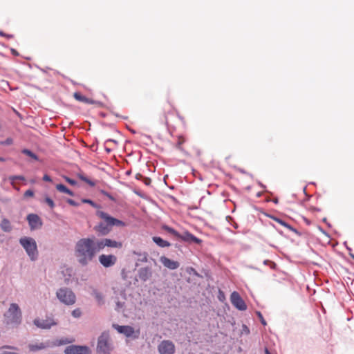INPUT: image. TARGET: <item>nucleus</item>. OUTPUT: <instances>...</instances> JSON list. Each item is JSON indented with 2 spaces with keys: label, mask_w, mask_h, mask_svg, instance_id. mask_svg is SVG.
Listing matches in <instances>:
<instances>
[{
  "label": "nucleus",
  "mask_w": 354,
  "mask_h": 354,
  "mask_svg": "<svg viewBox=\"0 0 354 354\" xmlns=\"http://www.w3.org/2000/svg\"><path fill=\"white\" fill-rule=\"evenodd\" d=\"M5 159L2 157H0V162H4Z\"/></svg>",
  "instance_id": "48"
},
{
  "label": "nucleus",
  "mask_w": 354,
  "mask_h": 354,
  "mask_svg": "<svg viewBox=\"0 0 354 354\" xmlns=\"http://www.w3.org/2000/svg\"><path fill=\"white\" fill-rule=\"evenodd\" d=\"M34 196V192H33V191H32V190H31V189H28V190H26V191L25 192V193H24V197H26V198H28V197H32V196Z\"/></svg>",
  "instance_id": "32"
},
{
  "label": "nucleus",
  "mask_w": 354,
  "mask_h": 354,
  "mask_svg": "<svg viewBox=\"0 0 354 354\" xmlns=\"http://www.w3.org/2000/svg\"><path fill=\"white\" fill-rule=\"evenodd\" d=\"M0 36L1 37H7L8 39L10 38H12L13 37V35H8V34H6L4 33L3 31L0 30Z\"/></svg>",
  "instance_id": "35"
},
{
  "label": "nucleus",
  "mask_w": 354,
  "mask_h": 354,
  "mask_svg": "<svg viewBox=\"0 0 354 354\" xmlns=\"http://www.w3.org/2000/svg\"><path fill=\"white\" fill-rule=\"evenodd\" d=\"M27 221L31 230L39 229L42 225V221L39 216L35 214H30L27 216Z\"/></svg>",
  "instance_id": "13"
},
{
  "label": "nucleus",
  "mask_w": 354,
  "mask_h": 354,
  "mask_svg": "<svg viewBox=\"0 0 354 354\" xmlns=\"http://www.w3.org/2000/svg\"><path fill=\"white\" fill-rule=\"evenodd\" d=\"M11 52H12V54L14 55H18L19 53H17V51L15 49H11Z\"/></svg>",
  "instance_id": "44"
},
{
  "label": "nucleus",
  "mask_w": 354,
  "mask_h": 354,
  "mask_svg": "<svg viewBox=\"0 0 354 354\" xmlns=\"http://www.w3.org/2000/svg\"><path fill=\"white\" fill-rule=\"evenodd\" d=\"M0 227L5 232H10L12 229L10 221L6 218H3L1 220L0 223Z\"/></svg>",
  "instance_id": "19"
},
{
  "label": "nucleus",
  "mask_w": 354,
  "mask_h": 354,
  "mask_svg": "<svg viewBox=\"0 0 354 354\" xmlns=\"http://www.w3.org/2000/svg\"><path fill=\"white\" fill-rule=\"evenodd\" d=\"M151 276V272L149 268H143L140 270L139 277L141 280L147 281Z\"/></svg>",
  "instance_id": "20"
},
{
  "label": "nucleus",
  "mask_w": 354,
  "mask_h": 354,
  "mask_svg": "<svg viewBox=\"0 0 354 354\" xmlns=\"http://www.w3.org/2000/svg\"><path fill=\"white\" fill-rule=\"evenodd\" d=\"M96 214L99 218H100L101 219H102L104 221L103 223L106 224L111 228L114 225H116V226H124L125 225V224L123 221L111 216L110 215H109L107 213H106L104 212L97 211Z\"/></svg>",
  "instance_id": "6"
},
{
  "label": "nucleus",
  "mask_w": 354,
  "mask_h": 354,
  "mask_svg": "<svg viewBox=\"0 0 354 354\" xmlns=\"http://www.w3.org/2000/svg\"><path fill=\"white\" fill-rule=\"evenodd\" d=\"M28 348H29V350L30 351H38V350H41V349H44L46 348V346L44 343H39V344H29L28 346Z\"/></svg>",
  "instance_id": "23"
},
{
  "label": "nucleus",
  "mask_w": 354,
  "mask_h": 354,
  "mask_svg": "<svg viewBox=\"0 0 354 354\" xmlns=\"http://www.w3.org/2000/svg\"><path fill=\"white\" fill-rule=\"evenodd\" d=\"M97 242L98 248H100V251L103 250L105 247L120 249L123 246L122 242L108 238L97 239Z\"/></svg>",
  "instance_id": "7"
},
{
  "label": "nucleus",
  "mask_w": 354,
  "mask_h": 354,
  "mask_svg": "<svg viewBox=\"0 0 354 354\" xmlns=\"http://www.w3.org/2000/svg\"><path fill=\"white\" fill-rule=\"evenodd\" d=\"M94 295H95V299L97 300L98 303L100 304H102L103 297L101 295V293H100L98 292H95Z\"/></svg>",
  "instance_id": "28"
},
{
  "label": "nucleus",
  "mask_w": 354,
  "mask_h": 354,
  "mask_svg": "<svg viewBox=\"0 0 354 354\" xmlns=\"http://www.w3.org/2000/svg\"><path fill=\"white\" fill-rule=\"evenodd\" d=\"M153 241L156 243L158 246L162 248L169 247L170 246V243L167 241L163 240L162 238L159 236H153Z\"/></svg>",
  "instance_id": "21"
},
{
  "label": "nucleus",
  "mask_w": 354,
  "mask_h": 354,
  "mask_svg": "<svg viewBox=\"0 0 354 354\" xmlns=\"http://www.w3.org/2000/svg\"><path fill=\"white\" fill-rule=\"evenodd\" d=\"M82 312L80 308L75 309L72 311V315L74 317H80L81 316Z\"/></svg>",
  "instance_id": "29"
},
{
  "label": "nucleus",
  "mask_w": 354,
  "mask_h": 354,
  "mask_svg": "<svg viewBox=\"0 0 354 354\" xmlns=\"http://www.w3.org/2000/svg\"><path fill=\"white\" fill-rule=\"evenodd\" d=\"M143 182L146 185H149L151 183V180L147 177H143Z\"/></svg>",
  "instance_id": "33"
},
{
  "label": "nucleus",
  "mask_w": 354,
  "mask_h": 354,
  "mask_svg": "<svg viewBox=\"0 0 354 354\" xmlns=\"http://www.w3.org/2000/svg\"><path fill=\"white\" fill-rule=\"evenodd\" d=\"M160 354H174L176 348L174 344L170 340H163L158 346Z\"/></svg>",
  "instance_id": "9"
},
{
  "label": "nucleus",
  "mask_w": 354,
  "mask_h": 354,
  "mask_svg": "<svg viewBox=\"0 0 354 354\" xmlns=\"http://www.w3.org/2000/svg\"><path fill=\"white\" fill-rule=\"evenodd\" d=\"M67 203L68 204H70L71 205H73V206H77L78 205V204L75 201H73L72 199H68L67 200Z\"/></svg>",
  "instance_id": "38"
},
{
  "label": "nucleus",
  "mask_w": 354,
  "mask_h": 354,
  "mask_svg": "<svg viewBox=\"0 0 354 354\" xmlns=\"http://www.w3.org/2000/svg\"><path fill=\"white\" fill-rule=\"evenodd\" d=\"M265 354H271L267 348H265Z\"/></svg>",
  "instance_id": "47"
},
{
  "label": "nucleus",
  "mask_w": 354,
  "mask_h": 354,
  "mask_svg": "<svg viewBox=\"0 0 354 354\" xmlns=\"http://www.w3.org/2000/svg\"><path fill=\"white\" fill-rule=\"evenodd\" d=\"M82 203H88L93 206V207H97L98 206L91 200L90 199H82Z\"/></svg>",
  "instance_id": "30"
},
{
  "label": "nucleus",
  "mask_w": 354,
  "mask_h": 354,
  "mask_svg": "<svg viewBox=\"0 0 354 354\" xmlns=\"http://www.w3.org/2000/svg\"><path fill=\"white\" fill-rule=\"evenodd\" d=\"M97 239L95 236L80 239L75 246V256L82 266H86L100 252Z\"/></svg>",
  "instance_id": "1"
},
{
  "label": "nucleus",
  "mask_w": 354,
  "mask_h": 354,
  "mask_svg": "<svg viewBox=\"0 0 354 354\" xmlns=\"http://www.w3.org/2000/svg\"><path fill=\"white\" fill-rule=\"evenodd\" d=\"M258 315L260 318V320H261V322L263 325L266 326L267 324H266V322L265 321V319H263L262 315L261 314V313H258Z\"/></svg>",
  "instance_id": "37"
},
{
  "label": "nucleus",
  "mask_w": 354,
  "mask_h": 354,
  "mask_svg": "<svg viewBox=\"0 0 354 354\" xmlns=\"http://www.w3.org/2000/svg\"><path fill=\"white\" fill-rule=\"evenodd\" d=\"M106 151L107 152H110V149H108V148H106Z\"/></svg>",
  "instance_id": "49"
},
{
  "label": "nucleus",
  "mask_w": 354,
  "mask_h": 354,
  "mask_svg": "<svg viewBox=\"0 0 354 354\" xmlns=\"http://www.w3.org/2000/svg\"><path fill=\"white\" fill-rule=\"evenodd\" d=\"M2 144L5 145H11L12 143V138H7L3 142H1Z\"/></svg>",
  "instance_id": "39"
},
{
  "label": "nucleus",
  "mask_w": 354,
  "mask_h": 354,
  "mask_svg": "<svg viewBox=\"0 0 354 354\" xmlns=\"http://www.w3.org/2000/svg\"><path fill=\"white\" fill-rule=\"evenodd\" d=\"M43 180H44V181H48V182H50V181L52 180H51V178H50V177L48 175H47V174H45V175L44 176V177H43Z\"/></svg>",
  "instance_id": "40"
},
{
  "label": "nucleus",
  "mask_w": 354,
  "mask_h": 354,
  "mask_svg": "<svg viewBox=\"0 0 354 354\" xmlns=\"http://www.w3.org/2000/svg\"><path fill=\"white\" fill-rule=\"evenodd\" d=\"M111 350L109 335L104 332L98 338L97 351L100 354H109Z\"/></svg>",
  "instance_id": "4"
},
{
  "label": "nucleus",
  "mask_w": 354,
  "mask_h": 354,
  "mask_svg": "<svg viewBox=\"0 0 354 354\" xmlns=\"http://www.w3.org/2000/svg\"><path fill=\"white\" fill-rule=\"evenodd\" d=\"M108 142H113L115 144H118V142L113 139H108L106 141V143H108Z\"/></svg>",
  "instance_id": "43"
},
{
  "label": "nucleus",
  "mask_w": 354,
  "mask_h": 354,
  "mask_svg": "<svg viewBox=\"0 0 354 354\" xmlns=\"http://www.w3.org/2000/svg\"><path fill=\"white\" fill-rule=\"evenodd\" d=\"M56 189L60 192L67 194L70 196H73V192L62 184H57L56 185Z\"/></svg>",
  "instance_id": "22"
},
{
  "label": "nucleus",
  "mask_w": 354,
  "mask_h": 354,
  "mask_svg": "<svg viewBox=\"0 0 354 354\" xmlns=\"http://www.w3.org/2000/svg\"><path fill=\"white\" fill-rule=\"evenodd\" d=\"M353 258L354 259V256H353Z\"/></svg>",
  "instance_id": "51"
},
{
  "label": "nucleus",
  "mask_w": 354,
  "mask_h": 354,
  "mask_svg": "<svg viewBox=\"0 0 354 354\" xmlns=\"http://www.w3.org/2000/svg\"><path fill=\"white\" fill-rule=\"evenodd\" d=\"M65 179H66V182H68L69 184H71L72 185H76V181L75 180H73V179L69 178L68 177H65Z\"/></svg>",
  "instance_id": "34"
},
{
  "label": "nucleus",
  "mask_w": 354,
  "mask_h": 354,
  "mask_svg": "<svg viewBox=\"0 0 354 354\" xmlns=\"http://www.w3.org/2000/svg\"><path fill=\"white\" fill-rule=\"evenodd\" d=\"M56 295L59 300L66 305H73L75 303L76 297L75 294L67 288L59 289Z\"/></svg>",
  "instance_id": "5"
},
{
  "label": "nucleus",
  "mask_w": 354,
  "mask_h": 354,
  "mask_svg": "<svg viewBox=\"0 0 354 354\" xmlns=\"http://www.w3.org/2000/svg\"><path fill=\"white\" fill-rule=\"evenodd\" d=\"M163 122H164L165 124H168V120H167V116H166V115H165Z\"/></svg>",
  "instance_id": "46"
},
{
  "label": "nucleus",
  "mask_w": 354,
  "mask_h": 354,
  "mask_svg": "<svg viewBox=\"0 0 354 354\" xmlns=\"http://www.w3.org/2000/svg\"><path fill=\"white\" fill-rule=\"evenodd\" d=\"M117 260V257L113 254H101L99 256V262L104 268H109L114 266Z\"/></svg>",
  "instance_id": "12"
},
{
  "label": "nucleus",
  "mask_w": 354,
  "mask_h": 354,
  "mask_svg": "<svg viewBox=\"0 0 354 354\" xmlns=\"http://www.w3.org/2000/svg\"><path fill=\"white\" fill-rule=\"evenodd\" d=\"M323 221H324V222H326V218H324L323 219Z\"/></svg>",
  "instance_id": "50"
},
{
  "label": "nucleus",
  "mask_w": 354,
  "mask_h": 354,
  "mask_svg": "<svg viewBox=\"0 0 354 354\" xmlns=\"http://www.w3.org/2000/svg\"><path fill=\"white\" fill-rule=\"evenodd\" d=\"M19 242L30 258L32 260L36 259L38 255L36 241L32 238L25 236L21 238Z\"/></svg>",
  "instance_id": "3"
},
{
  "label": "nucleus",
  "mask_w": 354,
  "mask_h": 354,
  "mask_svg": "<svg viewBox=\"0 0 354 354\" xmlns=\"http://www.w3.org/2000/svg\"><path fill=\"white\" fill-rule=\"evenodd\" d=\"M10 180H23V179H24V177H23V176H13L10 177Z\"/></svg>",
  "instance_id": "36"
},
{
  "label": "nucleus",
  "mask_w": 354,
  "mask_h": 354,
  "mask_svg": "<svg viewBox=\"0 0 354 354\" xmlns=\"http://www.w3.org/2000/svg\"><path fill=\"white\" fill-rule=\"evenodd\" d=\"M4 316L7 324L18 325L21 323V312L17 304H11Z\"/></svg>",
  "instance_id": "2"
},
{
  "label": "nucleus",
  "mask_w": 354,
  "mask_h": 354,
  "mask_svg": "<svg viewBox=\"0 0 354 354\" xmlns=\"http://www.w3.org/2000/svg\"><path fill=\"white\" fill-rule=\"evenodd\" d=\"M230 300L233 306L240 310H245L247 306L240 295L237 292H233L230 296Z\"/></svg>",
  "instance_id": "11"
},
{
  "label": "nucleus",
  "mask_w": 354,
  "mask_h": 354,
  "mask_svg": "<svg viewBox=\"0 0 354 354\" xmlns=\"http://www.w3.org/2000/svg\"><path fill=\"white\" fill-rule=\"evenodd\" d=\"M94 230L102 235H106L111 232V228L104 223L100 222L94 227Z\"/></svg>",
  "instance_id": "16"
},
{
  "label": "nucleus",
  "mask_w": 354,
  "mask_h": 354,
  "mask_svg": "<svg viewBox=\"0 0 354 354\" xmlns=\"http://www.w3.org/2000/svg\"><path fill=\"white\" fill-rule=\"evenodd\" d=\"M78 176L79 178L84 181L85 183H86L87 184H88L91 187H94L95 185V182H93V180H90L89 178H88L86 176H85L84 174H78Z\"/></svg>",
  "instance_id": "25"
},
{
  "label": "nucleus",
  "mask_w": 354,
  "mask_h": 354,
  "mask_svg": "<svg viewBox=\"0 0 354 354\" xmlns=\"http://www.w3.org/2000/svg\"><path fill=\"white\" fill-rule=\"evenodd\" d=\"M275 221H277L278 223L281 224V225L287 227L288 229H289L291 231H293V232H297V230L293 228L292 226H290V225H288V223H286L285 221H283V220L279 218H276V217H273L272 218Z\"/></svg>",
  "instance_id": "24"
},
{
  "label": "nucleus",
  "mask_w": 354,
  "mask_h": 354,
  "mask_svg": "<svg viewBox=\"0 0 354 354\" xmlns=\"http://www.w3.org/2000/svg\"><path fill=\"white\" fill-rule=\"evenodd\" d=\"M24 154L32 158V159L35 160H38V156L35 154L34 153H32L30 150L29 149H23L22 151H21Z\"/></svg>",
  "instance_id": "27"
},
{
  "label": "nucleus",
  "mask_w": 354,
  "mask_h": 354,
  "mask_svg": "<svg viewBox=\"0 0 354 354\" xmlns=\"http://www.w3.org/2000/svg\"><path fill=\"white\" fill-rule=\"evenodd\" d=\"M65 354H91V351L88 346L71 345L64 350Z\"/></svg>",
  "instance_id": "10"
},
{
  "label": "nucleus",
  "mask_w": 354,
  "mask_h": 354,
  "mask_svg": "<svg viewBox=\"0 0 354 354\" xmlns=\"http://www.w3.org/2000/svg\"><path fill=\"white\" fill-rule=\"evenodd\" d=\"M164 230H166L168 233L172 234L173 236H174L176 238L178 239V236H180V234L176 231L174 229L169 227V226H164Z\"/></svg>",
  "instance_id": "26"
},
{
  "label": "nucleus",
  "mask_w": 354,
  "mask_h": 354,
  "mask_svg": "<svg viewBox=\"0 0 354 354\" xmlns=\"http://www.w3.org/2000/svg\"><path fill=\"white\" fill-rule=\"evenodd\" d=\"M113 327L116 329L119 333H122L127 337H133L134 338H137L140 333L139 330L136 333L133 328L130 326L113 324Z\"/></svg>",
  "instance_id": "8"
},
{
  "label": "nucleus",
  "mask_w": 354,
  "mask_h": 354,
  "mask_svg": "<svg viewBox=\"0 0 354 354\" xmlns=\"http://www.w3.org/2000/svg\"><path fill=\"white\" fill-rule=\"evenodd\" d=\"M243 330L246 334H249V333H250V330H249V328H248L245 325H243Z\"/></svg>",
  "instance_id": "41"
},
{
  "label": "nucleus",
  "mask_w": 354,
  "mask_h": 354,
  "mask_svg": "<svg viewBox=\"0 0 354 354\" xmlns=\"http://www.w3.org/2000/svg\"><path fill=\"white\" fill-rule=\"evenodd\" d=\"M136 178H137V179H142V178H143V176H142V174H136Z\"/></svg>",
  "instance_id": "45"
},
{
  "label": "nucleus",
  "mask_w": 354,
  "mask_h": 354,
  "mask_svg": "<svg viewBox=\"0 0 354 354\" xmlns=\"http://www.w3.org/2000/svg\"><path fill=\"white\" fill-rule=\"evenodd\" d=\"M73 97L76 100L83 102V103H85V104H93L95 103V100L82 95L79 92L74 93Z\"/></svg>",
  "instance_id": "18"
},
{
  "label": "nucleus",
  "mask_w": 354,
  "mask_h": 354,
  "mask_svg": "<svg viewBox=\"0 0 354 354\" xmlns=\"http://www.w3.org/2000/svg\"><path fill=\"white\" fill-rule=\"evenodd\" d=\"M160 261L162 263V265L165 267H166L170 270L177 269L180 266V264L178 261H173L165 256L160 257Z\"/></svg>",
  "instance_id": "14"
},
{
  "label": "nucleus",
  "mask_w": 354,
  "mask_h": 354,
  "mask_svg": "<svg viewBox=\"0 0 354 354\" xmlns=\"http://www.w3.org/2000/svg\"><path fill=\"white\" fill-rule=\"evenodd\" d=\"M34 324L37 327L43 328V329H48L52 326H54L56 324L55 322L51 319H35L34 320Z\"/></svg>",
  "instance_id": "15"
},
{
  "label": "nucleus",
  "mask_w": 354,
  "mask_h": 354,
  "mask_svg": "<svg viewBox=\"0 0 354 354\" xmlns=\"http://www.w3.org/2000/svg\"><path fill=\"white\" fill-rule=\"evenodd\" d=\"M46 203L50 207V208H53L55 206L53 201L49 197H46L45 198Z\"/></svg>",
  "instance_id": "31"
},
{
  "label": "nucleus",
  "mask_w": 354,
  "mask_h": 354,
  "mask_svg": "<svg viewBox=\"0 0 354 354\" xmlns=\"http://www.w3.org/2000/svg\"><path fill=\"white\" fill-rule=\"evenodd\" d=\"M178 239H180L185 241H192L196 243H200L201 242V239L196 237L189 232H185L183 234H180V236H178Z\"/></svg>",
  "instance_id": "17"
},
{
  "label": "nucleus",
  "mask_w": 354,
  "mask_h": 354,
  "mask_svg": "<svg viewBox=\"0 0 354 354\" xmlns=\"http://www.w3.org/2000/svg\"><path fill=\"white\" fill-rule=\"evenodd\" d=\"M102 193L104 195H105V196H106L107 197H109L110 199H111V200H113V197H112V196H111L109 193H107V192H104V191H102Z\"/></svg>",
  "instance_id": "42"
}]
</instances>
